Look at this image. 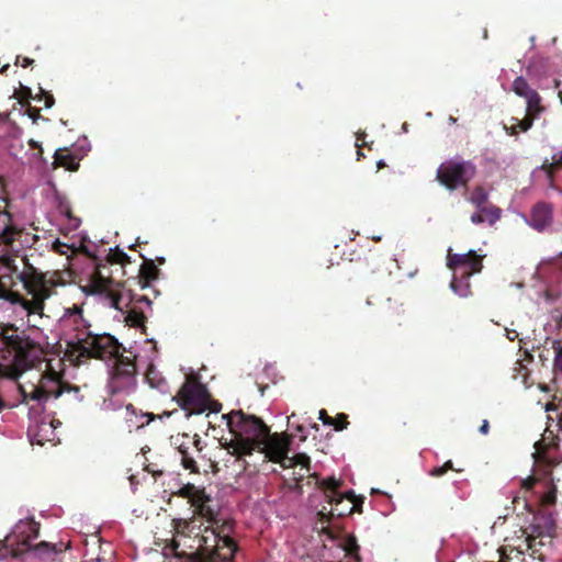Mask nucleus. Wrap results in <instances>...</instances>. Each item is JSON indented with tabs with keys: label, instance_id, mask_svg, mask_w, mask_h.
Returning a JSON list of instances; mask_svg holds the SVG:
<instances>
[{
	"label": "nucleus",
	"instance_id": "obj_17",
	"mask_svg": "<svg viewBox=\"0 0 562 562\" xmlns=\"http://www.w3.org/2000/svg\"><path fill=\"white\" fill-rule=\"evenodd\" d=\"M525 100L527 103L526 117L522 120L512 117L509 121L510 124H504V128L509 135H516L518 130L521 132L528 131L532 125V121L542 112V106L540 105V97L537 92L536 98H527Z\"/></svg>",
	"mask_w": 562,
	"mask_h": 562
},
{
	"label": "nucleus",
	"instance_id": "obj_37",
	"mask_svg": "<svg viewBox=\"0 0 562 562\" xmlns=\"http://www.w3.org/2000/svg\"><path fill=\"white\" fill-rule=\"evenodd\" d=\"M555 357H554V366L555 368L562 372V347L557 346L554 348Z\"/></svg>",
	"mask_w": 562,
	"mask_h": 562
},
{
	"label": "nucleus",
	"instance_id": "obj_1",
	"mask_svg": "<svg viewBox=\"0 0 562 562\" xmlns=\"http://www.w3.org/2000/svg\"><path fill=\"white\" fill-rule=\"evenodd\" d=\"M177 495L188 498L191 505L195 506L210 524L194 538L198 544L196 555L199 562L231 561L237 551V543L232 537L234 522L232 520L220 522L214 517L212 509L205 506V503L209 501L205 492L193 484L188 483L183 485L177 492Z\"/></svg>",
	"mask_w": 562,
	"mask_h": 562
},
{
	"label": "nucleus",
	"instance_id": "obj_40",
	"mask_svg": "<svg viewBox=\"0 0 562 562\" xmlns=\"http://www.w3.org/2000/svg\"><path fill=\"white\" fill-rule=\"evenodd\" d=\"M471 222L473 224H481V223L485 222L483 209L480 212L472 214Z\"/></svg>",
	"mask_w": 562,
	"mask_h": 562
},
{
	"label": "nucleus",
	"instance_id": "obj_29",
	"mask_svg": "<svg viewBox=\"0 0 562 562\" xmlns=\"http://www.w3.org/2000/svg\"><path fill=\"white\" fill-rule=\"evenodd\" d=\"M146 316L143 311L137 310L135 306L131 307L126 314V322L133 327H143L145 329Z\"/></svg>",
	"mask_w": 562,
	"mask_h": 562
},
{
	"label": "nucleus",
	"instance_id": "obj_21",
	"mask_svg": "<svg viewBox=\"0 0 562 562\" xmlns=\"http://www.w3.org/2000/svg\"><path fill=\"white\" fill-rule=\"evenodd\" d=\"M53 423L41 422L30 430V440L32 445L44 446L47 441L54 440Z\"/></svg>",
	"mask_w": 562,
	"mask_h": 562
},
{
	"label": "nucleus",
	"instance_id": "obj_57",
	"mask_svg": "<svg viewBox=\"0 0 562 562\" xmlns=\"http://www.w3.org/2000/svg\"><path fill=\"white\" fill-rule=\"evenodd\" d=\"M318 515L322 516V519L325 518V514L324 513H319Z\"/></svg>",
	"mask_w": 562,
	"mask_h": 562
},
{
	"label": "nucleus",
	"instance_id": "obj_32",
	"mask_svg": "<svg viewBox=\"0 0 562 562\" xmlns=\"http://www.w3.org/2000/svg\"><path fill=\"white\" fill-rule=\"evenodd\" d=\"M470 200L473 204H475L476 206L480 207L486 202L487 196H486V193L482 189H476L472 193Z\"/></svg>",
	"mask_w": 562,
	"mask_h": 562
},
{
	"label": "nucleus",
	"instance_id": "obj_47",
	"mask_svg": "<svg viewBox=\"0 0 562 562\" xmlns=\"http://www.w3.org/2000/svg\"><path fill=\"white\" fill-rule=\"evenodd\" d=\"M0 187H1L0 196H8V193L5 192V189H4V183H3L2 178H0Z\"/></svg>",
	"mask_w": 562,
	"mask_h": 562
},
{
	"label": "nucleus",
	"instance_id": "obj_27",
	"mask_svg": "<svg viewBox=\"0 0 562 562\" xmlns=\"http://www.w3.org/2000/svg\"><path fill=\"white\" fill-rule=\"evenodd\" d=\"M513 91L524 99L536 98V91L529 87V85L522 77H518L515 79L513 83Z\"/></svg>",
	"mask_w": 562,
	"mask_h": 562
},
{
	"label": "nucleus",
	"instance_id": "obj_44",
	"mask_svg": "<svg viewBox=\"0 0 562 562\" xmlns=\"http://www.w3.org/2000/svg\"><path fill=\"white\" fill-rule=\"evenodd\" d=\"M8 555V544L4 541H0V561L5 559Z\"/></svg>",
	"mask_w": 562,
	"mask_h": 562
},
{
	"label": "nucleus",
	"instance_id": "obj_23",
	"mask_svg": "<svg viewBox=\"0 0 562 562\" xmlns=\"http://www.w3.org/2000/svg\"><path fill=\"white\" fill-rule=\"evenodd\" d=\"M159 276V269L156 267L154 260L145 259L139 268L138 283L142 289L149 285L153 280H156Z\"/></svg>",
	"mask_w": 562,
	"mask_h": 562
},
{
	"label": "nucleus",
	"instance_id": "obj_46",
	"mask_svg": "<svg viewBox=\"0 0 562 562\" xmlns=\"http://www.w3.org/2000/svg\"><path fill=\"white\" fill-rule=\"evenodd\" d=\"M480 431L482 434H484V435L487 434V431H488V423L486 420L483 422V425L480 427Z\"/></svg>",
	"mask_w": 562,
	"mask_h": 562
},
{
	"label": "nucleus",
	"instance_id": "obj_12",
	"mask_svg": "<svg viewBox=\"0 0 562 562\" xmlns=\"http://www.w3.org/2000/svg\"><path fill=\"white\" fill-rule=\"evenodd\" d=\"M474 167L472 164L459 160H448L440 165L437 171V178L441 184L450 190L467 182L474 176Z\"/></svg>",
	"mask_w": 562,
	"mask_h": 562
},
{
	"label": "nucleus",
	"instance_id": "obj_31",
	"mask_svg": "<svg viewBox=\"0 0 562 562\" xmlns=\"http://www.w3.org/2000/svg\"><path fill=\"white\" fill-rule=\"evenodd\" d=\"M147 382L154 386L158 387L164 379L160 376L159 372L156 370L154 366H149L147 372L145 374Z\"/></svg>",
	"mask_w": 562,
	"mask_h": 562
},
{
	"label": "nucleus",
	"instance_id": "obj_22",
	"mask_svg": "<svg viewBox=\"0 0 562 562\" xmlns=\"http://www.w3.org/2000/svg\"><path fill=\"white\" fill-rule=\"evenodd\" d=\"M64 167L69 171H76L79 168V162L68 148H59L54 154L53 168Z\"/></svg>",
	"mask_w": 562,
	"mask_h": 562
},
{
	"label": "nucleus",
	"instance_id": "obj_53",
	"mask_svg": "<svg viewBox=\"0 0 562 562\" xmlns=\"http://www.w3.org/2000/svg\"><path fill=\"white\" fill-rule=\"evenodd\" d=\"M24 90H25V92H26V94H27V95H31V90H30V88H25Z\"/></svg>",
	"mask_w": 562,
	"mask_h": 562
},
{
	"label": "nucleus",
	"instance_id": "obj_34",
	"mask_svg": "<svg viewBox=\"0 0 562 562\" xmlns=\"http://www.w3.org/2000/svg\"><path fill=\"white\" fill-rule=\"evenodd\" d=\"M42 98H44V100H45V103H44L45 108L49 109L54 105L55 99H54L53 94L45 91L44 89L40 88L38 100H41Z\"/></svg>",
	"mask_w": 562,
	"mask_h": 562
},
{
	"label": "nucleus",
	"instance_id": "obj_24",
	"mask_svg": "<svg viewBox=\"0 0 562 562\" xmlns=\"http://www.w3.org/2000/svg\"><path fill=\"white\" fill-rule=\"evenodd\" d=\"M15 304H20L29 315L43 314L44 299L40 297V294L33 295L32 300H27L20 294V300H18Z\"/></svg>",
	"mask_w": 562,
	"mask_h": 562
},
{
	"label": "nucleus",
	"instance_id": "obj_41",
	"mask_svg": "<svg viewBox=\"0 0 562 562\" xmlns=\"http://www.w3.org/2000/svg\"><path fill=\"white\" fill-rule=\"evenodd\" d=\"M29 146L33 149H38V157H42L43 156V148H42V145L40 142L35 140V139H30L27 142Z\"/></svg>",
	"mask_w": 562,
	"mask_h": 562
},
{
	"label": "nucleus",
	"instance_id": "obj_11",
	"mask_svg": "<svg viewBox=\"0 0 562 562\" xmlns=\"http://www.w3.org/2000/svg\"><path fill=\"white\" fill-rule=\"evenodd\" d=\"M40 536V524L33 518L20 520L15 524L12 532L5 538L8 548H11V555L19 558L22 553L31 551V541Z\"/></svg>",
	"mask_w": 562,
	"mask_h": 562
},
{
	"label": "nucleus",
	"instance_id": "obj_8",
	"mask_svg": "<svg viewBox=\"0 0 562 562\" xmlns=\"http://www.w3.org/2000/svg\"><path fill=\"white\" fill-rule=\"evenodd\" d=\"M482 256H477L473 250L468 254H452L448 249L447 266L453 271V278L450 283L451 290L461 297L470 294L469 278L482 269Z\"/></svg>",
	"mask_w": 562,
	"mask_h": 562
},
{
	"label": "nucleus",
	"instance_id": "obj_13",
	"mask_svg": "<svg viewBox=\"0 0 562 562\" xmlns=\"http://www.w3.org/2000/svg\"><path fill=\"white\" fill-rule=\"evenodd\" d=\"M173 445L181 456V464L190 473H200L198 459L201 457L202 441L199 435L190 436L188 434L172 437Z\"/></svg>",
	"mask_w": 562,
	"mask_h": 562
},
{
	"label": "nucleus",
	"instance_id": "obj_56",
	"mask_svg": "<svg viewBox=\"0 0 562 562\" xmlns=\"http://www.w3.org/2000/svg\"><path fill=\"white\" fill-rule=\"evenodd\" d=\"M359 139H360V136H358L357 140H359ZM356 146H357V147H359V146H360L358 142H356Z\"/></svg>",
	"mask_w": 562,
	"mask_h": 562
},
{
	"label": "nucleus",
	"instance_id": "obj_6",
	"mask_svg": "<svg viewBox=\"0 0 562 562\" xmlns=\"http://www.w3.org/2000/svg\"><path fill=\"white\" fill-rule=\"evenodd\" d=\"M547 436L535 443V465L532 474L521 480V487L532 492L542 505H553L557 498V488L551 475L554 460L546 445Z\"/></svg>",
	"mask_w": 562,
	"mask_h": 562
},
{
	"label": "nucleus",
	"instance_id": "obj_9",
	"mask_svg": "<svg viewBox=\"0 0 562 562\" xmlns=\"http://www.w3.org/2000/svg\"><path fill=\"white\" fill-rule=\"evenodd\" d=\"M85 252L93 258L95 269L91 273L88 284L82 288L83 292L87 295H98L110 307L122 311V283L115 282L110 276H104L102 269L106 268V266L100 263L98 258L90 255L87 248H85Z\"/></svg>",
	"mask_w": 562,
	"mask_h": 562
},
{
	"label": "nucleus",
	"instance_id": "obj_36",
	"mask_svg": "<svg viewBox=\"0 0 562 562\" xmlns=\"http://www.w3.org/2000/svg\"><path fill=\"white\" fill-rule=\"evenodd\" d=\"M26 114L30 119H32L33 123H36L40 119H42L41 110L31 105L27 106Z\"/></svg>",
	"mask_w": 562,
	"mask_h": 562
},
{
	"label": "nucleus",
	"instance_id": "obj_25",
	"mask_svg": "<svg viewBox=\"0 0 562 562\" xmlns=\"http://www.w3.org/2000/svg\"><path fill=\"white\" fill-rule=\"evenodd\" d=\"M69 543L64 544L60 542L59 544L50 543L47 541H42L37 543L36 546L32 547L31 550L35 551L38 555H45V554H53V553H60L63 551H66L69 549Z\"/></svg>",
	"mask_w": 562,
	"mask_h": 562
},
{
	"label": "nucleus",
	"instance_id": "obj_7",
	"mask_svg": "<svg viewBox=\"0 0 562 562\" xmlns=\"http://www.w3.org/2000/svg\"><path fill=\"white\" fill-rule=\"evenodd\" d=\"M175 398L188 415L202 414L206 411L218 413L222 408V404L211 397L207 387L195 374L186 378Z\"/></svg>",
	"mask_w": 562,
	"mask_h": 562
},
{
	"label": "nucleus",
	"instance_id": "obj_28",
	"mask_svg": "<svg viewBox=\"0 0 562 562\" xmlns=\"http://www.w3.org/2000/svg\"><path fill=\"white\" fill-rule=\"evenodd\" d=\"M552 530H553V522L552 521H548L546 524L544 528L540 527L539 525H532L531 526V533L527 538L528 547L529 548L533 547V541H535L536 537H543V536L550 537L551 533H552Z\"/></svg>",
	"mask_w": 562,
	"mask_h": 562
},
{
	"label": "nucleus",
	"instance_id": "obj_16",
	"mask_svg": "<svg viewBox=\"0 0 562 562\" xmlns=\"http://www.w3.org/2000/svg\"><path fill=\"white\" fill-rule=\"evenodd\" d=\"M323 486L325 488V497L327 498L328 503L333 506L330 509V515H337V516H344L347 513H351L353 507H342L339 508L340 504L344 502V499L351 501L352 493L348 492L346 494H341L338 492V488L340 487V481L335 477H328L323 481Z\"/></svg>",
	"mask_w": 562,
	"mask_h": 562
},
{
	"label": "nucleus",
	"instance_id": "obj_38",
	"mask_svg": "<svg viewBox=\"0 0 562 562\" xmlns=\"http://www.w3.org/2000/svg\"><path fill=\"white\" fill-rule=\"evenodd\" d=\"M33 63H34V59L29 58V57L16 56V59H15V65H20L23 68L31 66Z\"/></svg>",
	"mask_w": 562,
	"mask_h": 562
},
{
	"label": "nucleus",
	"instance_id": "obj_52",
	"mask_svg": "<svg viewBox=\"0 0 562 562\" xmlns=\"http://www.w3.org/2000/svg\"><path fill=\"white\" fill-rule=\"evenodd\" d=\"M383 166H384V162L382 160L378 162L379 168H382Z\"/></svg>",
	"mask_w": 562,
	"mask_h": 562
},
{
	"label": "nucleus",
	"instance_id": "obj_51",
	"mask_svg": "<svg viewBox=\"0 0 562 562\" xmlns=\"http://www.w3.org/2000/svg\"><path fill=\"white\" fill-rule=\"evenodd\" d=\"M158 261V263L162 265L165 263V258L164 257H159L156 259Z\"/></svg>",
	"mask_w": 562,
	"mask_h": 562
},
{
	"label": "nucleus",
	"instance_id": "obj_49",
	"mask_svg": "<svg viewBox=\"0 0 562 562\" xmlns=\"http://www.w3.org/2000/svg\"><path fill=\"white\" fill-rule=\"evenodd\" d=\"M527 338H528V337H521V338H519L520 349H522V348H524V346H526V339H527Z\"/></svg>",
	"mask_w": 562,
	"mask_h": 562
},
{
	"label": "nucleus",
	"instance_id": "obj_5",
	"mask_svg": "<svg viewBox=\"0 0 562 562\" xmlns=\"http://www.w3.org/2000/svg\"><path fill=\"white\" fill-rule=\"evenodd\" d=\"M226 418L228 435L221 439L226 451L222 461L226 474L237 481L246 471V414L233 411Z\"/></svg>",
	"mask_w": 562,
	"mask_h": 562
},
{
	"label": "nucleus",
	"instance_id": "obj_33",
	"mask_svg": "<svg viewBox=\"0 0 562 562\" xmlns=\"http://www.w3.org/2000/svg\"><path fill=\"white\" fill-rule=\"evenodd\" d=\"M451 469H452V462L447 461L443 465L432 469L429 474L431 476L439 477V476H442L448 470H451Z\"/></svg>",
	"mask_w": 562,
	"mask_h": 562
},
{
	"label": "nucleus",
	"instance_id": "obj_4",
	"mask_svg": "<svg viewBox=\"0 0 562 562\" xmlns=\"http://www.w3.org/2000/svg\"><path fill=\"white\" fill-rule=\"evenodd\" d=\"M247 420L248 454H250V450L257 449L270 461L279 463L284 469L300 465L301 471H308L310 458L306 454L288 456L291 442L288 435L270 434L269 427L255 415L248 414Z\"/></svg>",
	"mask_w": 562,
	"mask_h": 562
},
{
	"label": "nucleus",
	"instance_id": "obj_15",
	"mask_svg": "<svg viewBox=\"0 0 562 562\" xmlns=\"http://www.w3.org/2000/svg\"><path fill=\"white\" fill-rule=\"evenodd\" d=\"M9 205V196H0V245L12 248L14 241L24 233V228L13 223V215L8 210Z\"/></svg>",
	"mask_w": 562,
	"mask_h": 562
},
{
	"label": "nucleus",
	"instance_id": "obj_39",
	"mask_svg": "<svg viewBox=\"0 0 562 562\" xmlns=\"http://www.w3.org/2000/svg\"><path fill=\"white\" fill-rule=\"evenodd\" d=\"M54 249L60 255H66L67 250L70 249V247L67 244L56 240L54 243Z\"/></svg>",
	"mask_w": 562,
	"mask_h": 562
},
{
	"label": "nucleus",
	"instance_id": "obj_20",
	"mask_svg": "<svg viewBox=\"0 0 562 562\" xmlns=\"http://www.w3.org/2000/svg\"><path fill=\"white\" fill-rule=\"evenodd\" d=\"M16 278L23 283L24 289L32 295H37L45 288V277L33 267L16 273Z\"/></svg>",
	"mask_w": 562,
	"mask_h": 562
},
{
	"label": "nucleus",
	"instance_id": "obj_50",
	"mask_svg": "<svg viewBox=\"0 0 562 562\" xmlns=\"http://www.w3.org/2000/svg\"><path fill=\"white\" fill-rule=\"evenodd\" d=\"M10 66L7 64L1 69L0 72L3 74Z\"/></svg>",
	"mask_w": 562,
	"mask_h": 562
},
{
	"label": "nucleus",
	"instance_id": "obj_14",
	"mask_svg": "<svg viewBox=\"0 0 562 562\" xmlns=\"http://www.w3.org/2000/svg\"><path fill=\"white\" fill-rule=\"evenodd\" d=\"M116 362L113 369L109 389L112 394L130 390L135 382L136 364L122 352L115 357Z\"/></svg>",
	"mask_w": 562,
	"mask_h": 562
},
{
	"label": "nucleus",
	"instance_id": "obj_18",
	"mask_svg": "<svg viewBox=\"0 0 562 562\" xmlns=\"http://www.w3.org/2000/svg\"><path fill=\"white\" fill-rule=\"evenodd\" d=\"M11 259L8 260L5 268L10 270L8 273L0 274V299L16 303L20 300V293L13 291L12 288L16 284L19 279L16 273H20L15 267H11Z\"/></svg>",
	"mask_w": 562,
	"mask_h": 562
},
{
	"label": "nucleus",
	"instance_id": "obj_2",
	"mask_svg": "<svg viewBox=\"0 0 562 562\" xmlns=\"http://www.w3.org/2000/svg\"><path fill=\"white\" fill-rule=\"evenodd\" d=\"M0 374L5 380L18 382L27 371L40 369L46 350L41 342L13 324L0 325Z\"/></svg>",
	"mask_w": 562,
	"mask_h": 562
},
{
	"label": "nucleus",
	"instance_id": "obj_26",
	"mask_svg": "<svg viewBox=\"0 0 562 562\" xmlns=\"http://www.w3.org/2000/svg\"><path fill=\"white\" fill-rule=\"evenodd\" d=\"M338 546H339V548L342 549V551L345 552V554L347 557L355 558L357 561H359V555H358L359 546L357 543V539L353 536H351V535L344 536L339 540Z\"/></svg>",
	"mask_w": 562,
	"mask_h": 562
},
{
	"label": "nucleus",
	"instance_id": "obj_48",
	"mask_svg": "<svg viewBox=\"0 0 562 562\" xmlns=\"http://www.w3.org/2000/svg\"><path fill=\"white\" fill-rule=\"evenodd\" d=\"M137 302H144V303H146V304H148V305H150V303H151V302L149 301V299H148L147 296H144V295H143V296H140V297L137 300Z\"/></svg>",
	"mask_w": 562,
	"mask_h": 562
},
{
	"label": "nucleus",
	"instance_id": "obj_3",
	"mask_svg": "<svg viewBox=\"0 0 562 562\" xmlns=\"http://www.w3.org/2000/svg\"><path fill=\"white\" fill-rule=\"evenodd\" d=\"M64 326H72V333L66 340L67 352L77 360L81 358H111L119 356L124 348L111 335H97L90 330L81 307L74 305L68 308L61 319Z\"/></svg>",
	"mask_w": 562,
	"mask_h": 562
},
{
	"label": "nucleus",
	"instance_id": "obj_43",
	"mask_svg": "<svg viewBox=\"0 0 562 562\" xmlns=\"http://www.w3.org/2000/svg\"><path fill=\"white\" fill-rule=\"evenodd\" d=\"M521 334L518 333L516 329L506 328V336L509 340H515L518 338Z\"/></svg>",
	"mask_w": 562,
	"mask_h": 562
},
{
	"label": "nucleus",
	"instance_id": "obj_55",
	"mask_svg": "<svg viewBox=\"0 0 562 562\" xmlns=\"http://www.w3.org/2000/svg\"><path fill=\"white\" fill-rule=\"evenodd\" d=\"M4 119H5V115L0 113V121H3Z\"/></svg>",
	"mask_w": 562,
	"mask_h": 562
},
{
	"label": "nucleus",
	"instance_id": "obj_19",
	"mask_svg": "<svg viewBox=\"0 0 562 562\" xmlns=\"http://www.w3.org/2000/svg\"><path fill=\"white\" fill-rule=\"evenodd\" d=\"M526 221L536 231L543 232L552 223V209L546 203H538Z\"/></svg>",
	"mask_w": 562,
	"mask_h": 562
},
{
	"label": "nucleus",
	"instance_id": "obj_30",
	"mask_svg": "<svg viewBox=\"0 0 562 562\" xmlns=\"http://www.w3.org/2000/svg\"><path fill=\"white\" fill-rule=\"evenodd\" d=\"M106 262L108 263H119V265H126L130 262V257L121 249L114 248L111 249L110 252L106 256Z\"/></svg>",
	"mask_w": 562,
	"mask_h": 562
},
{
	"label": "nucleus",
	"instance_id": "obj_10",
	"mask_svg": "<svg viewBox=\"0 0 562 562\" xmlns=\"http://www.w3.org/2000/svg\"><path fill=\"white\" fill-rule=\"evenodd\" d=\"M16 387L22 396L23 404H29L33 401L38 405H44L52 396L55 398L59 397L64 392H74L76 395L80 392L78 386L61 383L55 372L43 374L40 384H33L30 391L21 383H18Z\"/></svg>",
	"mask_w": 562,
	"mask_h": 562
},
{
	"label": "nucleus",
	"instance_id": "obj_54",
	"mask_svg": "<svg viewBox=\"0 0 562 562\" xmlns=\"http://www.w3.org/2000/svg\"><path fill=\"white\" fill-rule=\"evenodd\" d=\"M551 408H552L551 404H547V405H546V409H547V411H550Z\"/></svg>",
	"mask_w": 562,
	"mask_h": 562
},
{
	"label": "nucleus",
	"instance_id": "obj_35",
	"mask_svg": "<svg viewBox=\"0 0 562 562\" xmlns=\"http://www.w3.org/2000/svg\"><path fill=\"white\" fill-rule=\"evenodd\" d=\"M485 221H487L490 224H494L499 218V212L498 210H487L483 209Z\"/></svg>",
	"mask_w": 562,
	"mask_h": 562
},
{
	"label": "nucleus",
	"instance_id": "obj_42",
	"mask_svg": "<svg viewBox=\"0 0 562 562\" xmlns=\"http://www.w3.org/2000/svg\"><path fill=\"white\" fill-rule=\"evenodd\" d=\"M319 419L325 425H334V419L331 417L327 416V414L324 409L319 411Z\"/></svg>",
	"mask_w": 562,
	"mask_h": 562
},
{
	"label": "nucleus",
	"instance_id": "obj_45",
	"mask_svg": "<svg viewBox=\"0 0 562 562\" xmlns=\"http://www.w3.org/2000/svg\"><path fill=\"white\" fill-rule=\"evenodd\" d=\"M346 425H347V422H342V423H341V420H338V423H337V424L334 422V426H335V428H336L337 430H341V429H344V428L346 427Z\"/></svg>",
	"mask_w": 562,
	"mask_h": 562
}]
</instances>
